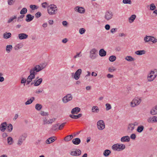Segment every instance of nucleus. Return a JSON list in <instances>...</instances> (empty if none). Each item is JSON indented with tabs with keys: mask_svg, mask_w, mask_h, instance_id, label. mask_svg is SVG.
Masks as SVG:
<instances>
[{
	"mask_svg": "<svg viewBox=\"0 0 157 157\" xmlns=\"http://www.w3.org/2000/svg\"><path fill=\"white\" fill-rule=\"evenodd\" d=\"M39 71V65L36 66L33 68L30 71V75L28 77L27 79V82L28 84L31 82L32 80L34 78L35 75L37 72Z\"/></svg>",
	"mask_w": 157,
	"mask_h": 157,
	"instance_id": "nucleus-1",
	"label": "nucleus"
},
{
	"mask_svg": "<svg viewBox=\"0 0 157 157\" xmlns=\"http://www.w3.org/2000/svg\"><path fill=\"white\" fill-rule=\"evenodd\" d=\"M157 76V70L154 69L151 71L148 74L147 80L149 82L153 81Z\"/></svg>",
	"mask_w": 157,
	"mask_h": 157,
	"instance_id": "nucleus-2",
	"label": "nucleus"
},
{
	"mask_svg": "<svg viewBox=\"0 0 157 157\" xmlns=\"http://www.w3.org/2000/svg\"><path fill=\"white\" fill-rule=\"evenodd\" d=\"M57 6L54 4H51L48 7V13L50 15H55L57 12Z\"/></svg>",
	"mask_w": 157,
	"mask_h": 157,
	"instance_id": "nucleus-3",
	"label": "nucleus"
},
{
	"mask_svg": "<svg viewBox=\"0 0 157 157\" xmlns=\"http://www.w3.org/2000/svg\"><path fill=\"white\" fill-rule=\"evenodd\" d=\"M142 99L141 98L136 97L135 98L130 102V105L132 107H134L139 105L141 103Z\"/></svg>",
	"mask_w": 157,
	"mask_h": 157,
	"instance_id": "nucleus-4",
	"label": "nucleus"
},
{
	"mask_svg": "<svg viewBox=\"0 0 157 157\" xmlns=\"http://www.w3.org/2000/svg\"><path fill=\"white\" fill-rule=\"evenodd\" d=\"M48 57V55L46 53L44 54L42 56V58L43 59H44V60L47 59ZM48 63V62L46 60L41 61V63H40V71L45 68L47 65Z\"/></svg>",
	"mask_w": 157,
	"mask_h": 157,
	"instance_id": "nucleus-5",
	"label": "nucleus"
},
{
	"mask_svg": "<svg viewBox=\"0 0 157 157\" xmlns=\"http://www.w3.org/2000/svg\"><path fill=\"white\" fill-rule=\"evenodd\" d=\"M139 125V123L137 121H135L133 123L129 124L127 126V130L129 133H132L135 128V126Z\"/></svg>",
	"mask_w": 157,
	"mask_h": 157,
	"instance_id": "nucleus-6",
	"label": "nucleus"
},
{
	"mask_svg": "<svg viewBox=\"0 0 157 157\" xmlns=\"http://www.w3.org/2000/svg\"><path fill=\"white\" fill-rule=\"evenodd\" d=\"M98 51L95 48L91 49L90 52V57L92 59H95L98 56Z\"/></svg>",
	"mask_w": 157,
	"mask_h": 157,
	"instance_id": "nucleus-7",
	"label": "nucleus"
},
{
	"mask_svg": "<svg viewBox=\"0 0 157 157\" xmlns=\"http://www.w3.org/2000/svg\"><path fill=\"white\" fill-rule=\"evenodd\" d=\"M72 99V95L71 94H67L63 98L62 101L63 103H66L71 101Z\"/></svg>",
	"mask_w": 157,
	"mask_h": 157,
	"instance_id": "nucleus-8",
	"label": "nucleus"
},
{
	"mask_svg": "<svg viewBox=\"0 0 157 157\" xmlns=\"http://www.w3.org/2000/svg\"><path fill=\"white\" fill-rule=\"evenodd\" d=\"M97 125L98 129L99 130H102L105 128V123L102 120L98 121L97 122Z\"/></svg>",
	"mask_w": 157,
	"mask_h": 157,
	"instance_id": "nucleus-9",
	"label": "nucleus"
},
{
	"mask_svg": "<svg viewBox=\"0 0 157 157\" xmlns=\"http://www.w3.org/2000/svg\"><path fill=\"white\" fill-rule=\"evenodd\" d=\"M26 137V135L25 134H23L21 135L17 141V145L18 146L21 145L23 141L25 140Z\"/></svg>",
	"mask_w": 157,
	"mask_h": 157,
	"instance_id": "nucleus-10",
	"label": "nucleus"
},
{
	"mask_svg": "<svg viewBox=\"0 0 157 157\" xmlns=\"http://www.w3.org/2000/svg\"><path fill=\"white\" fill-rule=\"evenodd\" d=\"M113 16V12L111 11H108L105 13L104 18L106 20L109 21L112 18Z\"/></svg>",
	"mask_w": 157,
	"mask_h": 157,
	"instance_id": "nucleus-11",
	"label": "nucleus"
},
{
	"mask_svg": "<svg viewBox=\"0 0 157 157\" xmlns=\"http://www.w3.org/2000/svg\"><path fill=\"white\" fill-rule=\"evenodd\" d=\"M82 73V70L81 69H78L75 73L74 78L76 80H78L80 77Z\"/></svg>",
	"mask_w": 157,
	"mask_h": 157,
	"instance_id": "nucleus-12",
	"label": "nucleus"
},
{
	"mask_svg": "<svg viewBox=\"0 0 157 157\" xmlns=\"http://www.w3.org/2000/svg\"><path fill=\"white\" fill-rule=\"evenodd\" d=\"M7 127V124L6 122L2 123L0 125V130L2 132H4Z\"/></svg>",
	"mask_w": 157,
	"mask_h": 157,
	"instance_id": "nucleus-13",
	"label": "nucleus"
},
{
	"mask_svg": "<svg viewBox=\"0 0 157 157\" xmlns=\"http://www.w3.org/2000/svg\"><path fill=\"white\" fill-rule=\"evenodd\" d=\"M75 11L80 13H84L85 11V10L83 7L79 6H76L74 8Z\"/></svg>",
	"mask_w": 157,
	"mask_h": 157,
	"instance_id": "nucleus-14",
	"label": "nucleus"
},
{
	"mask_svg": "<svg viewBox=\"0 0 157 157\" xmlns=\"http://www.w3.org/2000/svg\"><path fill=\"white\" fill-rule=\"evenodd\" d=\"M28 37V35L25 33H20L18 35V38L20 40L26 39Z\"/></svg>",
	"mask_w": 157,
	"mask_h": 157,
	"instance_id": "nucleus-15",
	"label": "nucleus"
},
{
	"mask_svg": "<svg viewBox=\"0 0 157 157\" xmlns=\"http://www.w3.org/2000/svg\"><path fill=\"white\" fill-rule=\"evenodd\" d=\"M17 19V16L16 15L13 16L9 18L7 21V23H10L11 22H16Z\"/></svg>",
	"mask_w": 157,
	"mask_h": 157,
	"instance_id": "nucleus-16",
	"label": "nucleus"
},
{
	"mask_svg": "<svg viewBox=\"0 0 157 157\" xmlns=\"http://www.w3.org/2000/svg\"><path fill=\"white\" fill-rule=\"evenodd\" d=\"M91 111L93 113H98L100 111V109L98 106L94 105L92 107Z\"/></svg>",
	"mask_w": 157,
	"mask_h": 157,
	"instance_id": "nucleus-17",
	"label": "nucleus"
},
{
	"mask_svg": "<svg viewBox=\"0 0 157 157\" xmlns=\"http://www.w3.org/2000/svg\"><path fill=\"white\" fill-rule=\"evenodd\" d=\"M150 113L152 115L157 114V105L151 109L150 110Z\"/></svg>",
	"mask_w": 157,
	"mask_h": 157,
	"instance_id": "nucleus-18",
	"label": "nucleus"
},
{
	"mask_svg": "<svg viewBox=\"0 0 157 157\" xmlns=\"http://www.w3.org/2000/svg\"><path fill=\"white\" fill-rule=\"evenodd\" d=\"M130 137L128 136H123L121 139V141L122 142H128L130 141Z\"/></svg>",
	"mask_w": 157,
	"mask_h": 157,
	"instance_id": "nucleus-19",
	"label": "nucleus"
},
{
	"mask_svg": "<svg viewBox=\"0 0 157 157\" xmlns=\"http://www.w3.org/2000/svg\"><path fill=\"white\" fill-rule=\"evenodd\" d=\"M55 137H51L49 138L46 140V143L48 144L52 143L55 140Z\"/></svg>",
	"mask_w": 157,
	"mask_h": 157,
	"instance_id": "nucleus-20",
	"label": "nucleus"
},
{
	"mask_svg": "<svg viewBox=\"0 0 157 157\" xmlns=\"http://www.w3.org/2000/svg\"><path fill=\"white\" fill-rule=\"evenodd\" d=\"M7 140L8 144L10 145H12L14 143L13 139L10 136L7 138Z\"/></svg>",
	"mask_w": 157,
	"mask_h": 157,
	"instance_id": "nucleus-21",
	"label": "nucleus"
},
{
	"mask_svg": "<svg viewBox=\"0 0 157 157\" xmlns=\"http://www.w3.org/2000/svg\"><path fill=\"white\" fill-rule=\"evenodd\" d=\"M119 144H117L113 145L112 147V148L113 150L120 151V149H119Z\"/></svg>",
	"mask_w": 157,
	"mask_h": 157,
	"instance_id": "nucleus-22",
	"label": "nucleus"
},
{
	"mask_svg": "<svg viewBox=\"0 0 157 157\" xmlns=\"http://www.w3.org/2000/svg\"><path fill=\"white\" fill-rule=\"evenodd\" d=\"M80 110V108L76 107L72 109L71 111V113L73 114H77Z\"/></svg>",
	"mask_w": 157,
	"mask_h": 157,
	"instance_id": "nucleus-23",
	"label": "nucleus"
},
{
	"mask_svg": "<svg viewBox=\"0 0 157 157\" xmlns=\"http://www.w3.org/2000/svg\"><path fill=\"white\" fill-rule=\"evenodd\" d=\"M136 17V15L133 14L132 15L128 18V22L129 23H132L134 21Z\"/></svg>",
	"mask_w": 157,
	"mask_h": 157,
	"instance_id": "nucleus-24",
	"label": "nucleus"
},
{
	"mask_svg": "<svg viewBox=\"0 0 157 157\" xmlns=\"http://www.w3.org/2000/svg\"><path fill=\"white\" fill-rule=\"evenodd\" d=\"M72 142L74 144L78 145L80 143L81 140L79 138H76L73 139L72 140Z\"/></svg>",
	"mask_w": 157,
	"mask_h": 157,
	"instance_id": "nucleus-25",
	"label": "nucleus"
},
{
	"mask_svg": "<svg viewBox=\"0 0 157 157\" xmlns=\"http://www.w3.org/2000/svg\"><path fill=\"white\" fill-rule=\"evenodd\" d=\"M106 54V52L103 49H101L99 51V55L101 57L105 56Z\"/></svg>",
	"mask_w": 157,
	"mask_h": 157,
	"instance_id": "nucleus-26",
	"label": "nucleus"
},
{
	"mask_svg": "<svg viewBox=\"0 0 157 157\" xmlns=\"http://www.w3.org/2000/svg\"><path fill=\"white\" fill-rule=\"evenodd\" d=\"M111 153V152L110 150L106 149L104 151L103 155L105 157H108L109 155Z\"/></svg>",
	"mask_w": 157,
	"mask_h": 157,
	"instance_id": "nucleus-27",
	"label": "nucleus"
},
{
	"mask_svg": "<svg viewBox=\"0 0 157 157\" xmlns=\"http://www.w3.org/2000/svg\"><path fill=\"white\" fill-rule=\"evenodd\" d=\"M26 21L27 22H29L33 19L34 17L32 16L30 14H29L26 15Z\"/></svg>",
	"mask_w": 157,
	"mask_h": 157,
	"instance_id": "nucleus-28",
	"label": "nucleus"
},
{
	"mask_svg": "<svg viewBox=\"0 0 157 157\" xmlns=\"http://www.w3.org/2000/svg\"><path fill=\"white\" fill-rule=\"evenodd\" d=\"M11 34L10 33L6 32L3 34V37L4 38L7 39L11 37Z\"/></svg>",
	"mask_w": 157,
	"mask_h": 157,
	"instance_id": "nucleus-29",
	"label": "nucleus"
},
{
	"mask_svg": "<svg viewBox=\"0 0 157 157\" xmlns=\"http://www.w3.org/2000/svg\"><path fill=\"white\" fill-rule=\"evenodd\" d=\"M146 51L144 50H138L135 52V53L138 55H141L145 53Z\"/></svg>",
	"mask_w": 157,
	"mask_h": 157,
	"instance_id": "nucleus-30",
	"label": "nucleus"
},
{
	"mask_svg": "<svg viewBox=\"0 0 157 157\" xmlns=\"http://www.w3.org/2000/svg\"><path fill=\"white\" fill-rule=\"evenodd\" d=\"M151 42L153 44H155L157 42V39L154 36H150L149 42Z\"/></svg>",
	"mask_w": 157,
	"mask_h": 157,
	"instance_id": "nucleus-31",
	"label": "nucleus"
},
{
	"mask_svg": "<svg viewBox=\"0 0 157 157\" xmlns=\"http://www.w3.org/2000/svg\"><path fill=\"white\" fill-rule=\"evenodd\" d=\"M125 59L128 62H133L135 60V59L134 58L130 56H126L125 57Z\"/></svg>",
	"mask_w": 157,
	"mask_h": 157,
	"instance_id": "nucleus-32",
	"label": "nucleus"
},
{
	"mask_svg": "<svg viewBox=\"0 0 157 157\" xmlns=\"http://www.w3.org/2000/svg\"><path fill=\"white\" fill-rule=\"evenodd\" d=\"M35 98L33 97H31L30 99H29L25 103V105H28L31 104L32 103L34 100Z\"/></svg>",
	"mask_w": 157,
	"mask_h": 157,
	"instance_id": "nucleus-33",
	"label": "nucleus"
},
{
	"mask_svg": "<svg viewBox=\"0 0 157 157\" xmlns=\"http://www.w3.org/2000/svg\"><path fill=\"white\" fill-rule=\"evenodd\" d=\"M82 114H79L77 115H70V117L73 119H77L81 117Z\"/></svg>",
	"mask_w": 157,
	"mask_h": 157,
	"instance_id": "nucleus-34",
	"label": "nucleus"
},
{
	"mask_svg": "<svg viewBox=\"0 0 157 157\" xmlns=\"http://www.w3.org/2000/svg\"><path fill=\"white\" fill-rule=\"evenodd\" d=\"M13 47L12 45H7L6 46V52L9 53L12 50Z\"/></svg>",
	"mask_w": 157,
	"mask_h": 157,
	"instance_id": "nucleus-35",
	"label": "nucleus"
},
{
	"mask_svg": "<svg viewBox=\"0 0 157 157\" xmlns=\"http://www.w3.org/2000/svg\"><path fill=\"white\" fill-rule=\"evenodd\" d=\"M73 138V136L72 135L67 136H66L64 139V140L66 141H68L71 140Z\"/></svg>",
	"mask_w": 157,
	"mask_h": 157,
	"instance_id": "nucleus-36",
	"label": "nucleus"
},
{
	"mask_svg": "<svg viewBox=\"0 0 157 157\" xmlns=\"http://www.w3.org/2000/svg\"><path fill=\"white\" fill-rule=\"evenodd\" d=\"M116 68L113 66L109 67L108 69V71L110 72H112L116 71Z\"/></svg>",
	"mask_w": 157,
	"mask_h": 157,
	"instance_id": "nucleus-37",
	"label": "nucleus"
},
{
	"mask_svg": "<svg viewBox=\"0 0 157 157\" xmlns=\"http://www.w3.org/2000/svg\"><path fill=\"white\" fill-rule=\"evenodd\" d=\"M23 46V45L21 44H18L16 45L14 47V49L15 50H18L21 48Z\"/></svg>",
	"mask_w": 157,
	"mask_h": 157,
	"instance_id": "nucleus-38",
	"label": "nucleus"
},
{
	"mask_svg": "<svg viewBox=\"0 0 157 157\" xmlns=\"http://www.w3.org/2000/svg\"><path fill=\"white\" fill-rule=\"evenodd\" d=\"M144 127L143 126L140 125L137 128V131L138 132H141L143 130Z\"/></svg>",
	"mask_w": 157,
	"mask_h": 157,
	"instance_id": "nucleus-39",
	"label": "nucleus"
},
{
	"mask_svg": "<svg viewBox=\"0 0 157 157\" xmlns=\"http://www.w3.org/2000/svg\"><path fill=\"white\" fill-rule=\"evenodd\" d=\"M105 109L106 111H108L112 109L111 105L109 103H106L105 104Z\"/></svg>",
	"mask_w": 157,
	"mask_h": 157,
	"instance_id": "nucleus-40",
	"label": "nucleus"
},
{
	"mask_svg": "<svg viewBox=\"0 0 157 157\" xmlns=\"http://www.w3.org/2000/svg\"><path fill=\"white\" fill-rule=\"evenodd\" d=\"M116 59V57L114 56H111L109 58V60L111 62H113L115 61Z\"/></svg>",
	"mask_w": 157,
	"mask_h": 157,
	"instance_id": "nucleus-41",
	"label": "nucleus"
},
{
	"mask_svg": "<svg viewBox=\"0 0 157 157\" xmlns=\"http://www.w3.org/2000/svg\"><path fill=\"white\" fill-rule=\"evenodd\" d=\"M75 156H78L80 155L81 154V151L79 149H77L76 151H75Z\"/></svg>",
	"mask_w": 157,
	"mask_h": 157,
	"instance_id": "nucleus-42",
	"label": "nucleus"
},
{
	"mask_svg": "<svg viewBox=\"0 0 157 157\" xmlns=\"http://www.w3.org/2000/svg\"><path fill=\"white\" fill-rule=\"evenodd\" d=\"M27 10L26 8H23L20 11V13L22 15L25 14L27 12Z\"/></svg>",
	"mask_w": 157,
	"mask_h": 157,
	"instance_id": "nucleus-43",
	"label": "nucleus"
},
{
	"mask_svg": "<svg viewBox=\"0 0 157 157\" xmlns=\"http://www.w3.org/2000/svg\"><path fill=\"white\" fill-rule=\"evenodd\" d=\"M4 74H3L0 72V82H3L5 80V78L3 77Z\"/></svg>",
	"mask_w": 157,
	"mask_h": 157,
	"instance_id": "nucleus-44",
	"label": "nucleus"
},
{
	"mask_svg": "<svg viewBox=\"0 0 157 157\" xmlns=\"http://www.w3.org/2000/svg\"><path fill=\"white\" fill-rule=\"evenodd\" d=\"M7 127L8 132H11L12 130L13 126L11 124H8V126L7 125Z\"/></svg>",
	"mask_w": 157,
	"mask_h": 157,
	"instance_id": "nucleus-45",
	"label": "nucleus"
},
{
	"mask_svg": "<svg viewBox=\"0 0 157 157\" xmlns=\"http://www.w3.org/2000/svg\"><path fill=\"white\" fill-rule=\"evenodd\" d=\"M59 124H57L54 125L52 126V129L53 130H54V131L57 130L58 128L59 129Z\"/></svg>",
	"mask_w": 157,
	"mask_h": 157,
	"instance_id": "nucleus-46",
	"label": "nucleus"
},
{
	"mask_svg": "<svg viewBox=\"0 0 157 157\" xmlns=\"http://www.w3.org/2000/svg\"><path fill=\"white\" fill-rule=\"evenodd\" d=\"M149 37L150 36L146 35L144 38V40L145 43H147L149 42Z\"/></svg>",
	"mask_w": 157,
	"mask_h": 157,
	"instance_id": "nucleus-47",
	"label": "nucleus"
},
{
	"mask_svg": "<svg viewBox=\"0 0 157 157\" xmlns=\"http://www.w3.org/2000/svg\"><path fill=\"white\" fill-rule=\"evenodd\" d=\"M82 56V55L81 54V52L79 53L77 52L76 53V55L74 56L73 58L74 59H75L77 58L81 57Z\"/></svg>",
	"mask_w": 157,
	"mask_h": 157,
	"instance_id": "nucleus-48",
	"label": "nucleus"
},
{
	"mask_svg": "<svg viewBox=\"0 0 157 157\" xmlns=\"http://www.w3.org/2000/svg\"><path fill=\"white\" fill-rule=\"evenodd\" d=\"M119 149H120V151L124 149L125 148V146L124 144H119Z\"/></svg>",
	"mask_w": 157,
	"mask_h": 157,
	"instance_id": "nucleus-49",
	"label": "nucleus"
},
{
	"mask_svg": "<svg viewBox=\"0 0 157 157\" xmlns=\"http://www.w3.org/2000/svg\"><path fill=\"white\" fill-rule=\"evenodd\" d=\"M34 84V86H38L39 85V79L37 80H35L34 81V82H32L31 84Z\"/></svg>",
	"mask_w": 157,
	"mask_h": 157,
	"instance_id": "nucleus-50",
	"label": "nucleus"
},
{
	"mask_svg": "<svg viewBox=\"0 0 157 157\" xmlns=\"http://www.w3.org/2000/svg\"><path fill=\"white\" fill-rule=\"evenodd\" d=\"M156 8V6H155V4L153 3H151L150 5V10H155Z\"/></svg>",
	"mask_w": 157,
	"mask_h": 157,
	"instance_id": "nucleus-51",
	"label": "nucleus"
},
{
	"mask_svg": "<svg viewBox=\"0 0 157 157\" xmlns=\"http://www.w3.org/2000/svg\"><path fill=\"white\" fill-rule=\"evenodd\" d=\"M42 7L44 8H46L47 7L49 6L48 4L46 2H44L41 4Z\"/></svg>",
	"mask_w": 157,
	"mask_h": 157,
	"instance_id": "nucleus-52",
	"label": "nucleus"
},
{
	"mask_svg": "<svg viewBox=\"0 0 157 157\" xmlns=\"http://www.w3.org/2000/svg\"><path fill=\"white\" fill-rule=\"evenodd\" d=\"M40 113L41 116L44 117L47 116L48 115V112H44L43 111H41Z\"/></svg>",
	"mask_w": 157,
	"mask_h": 157,
	"instance_id": "nucleus-53",
	"label": "nucleus"
},
{
	"mask_svg": "<svg viewBox=\"0 0 157 157\" xmlns=\"http://www.w3.org/2000/svg\"><path fill=\"white\" fill-rule=\"evenodd\" d=\"M55 120L56 119L55 118H52L51 119H50L47 121V124H52L53 122H54V121H55Z\"/></svg>",
	"mask_w": 157,
	"mask_h": 157,
	"instance_id": "nucleus-54",
	"label": "nucleus"
},
{
	"mask_svg": "<svg viewBox=\"0 0 157 157\" xmlns=\"http://www.w3.org/2000/svg\"><path fill=\"white\" fill-rule=\"evenodd\" d=\"M30 7L32 10H34L37 9L38 8V7H37L35 5H31L30 6Z\"/></svg>",
	"mask_w": 157,
	"mask_h": 157,
	"instance_id": "nucleus-55",
	"label": "nucleus"
},
{
	"mask_svg": "<svg viewBox=\"0 0 157 157\" xmlns=\"http://www.w3.org/2000/svg\"><path fill=\"white\" fill-rule=\"evenodd\" d=\"M85 31L86 30L84 28H81L79 30V33L81 34H84Z\"/></svg>",
	"mask_w": 157,
	"mask_h": 157,
	"instance_id": "nucleus-56",
	"label": "nucleus"
},
{
	"mask_svg": "<svg viewBox=\"0 0 157 157\" xmlns=\"http://www.w3.org/2000/svg\"><path fill=\"white\" fill-rule=\"evenodd\" d=\"M153 117H150L147 119V121L149 123H152L153 122Z\"/></svg>",
	"mask_w": 157,
	"mask_h": 157,
	"instance_id": "nucleus-57",
	"label": "nucleus"
},
{
	"mask_svg": "<svg viewBox=\"0 0 157 157\" xmlns=\"http://www.w3.org/2000/svg\"><path fill=\"white\" fill-rule=\"evenodd\" d=\"M123 2L124 4H131L132 3L131 0H123Z\"/></svg>",
	"mask_w": 157,
	"mask_h": 157,
	"instance_id": "nucleus-58",
	"label": "nucleus"
},
{
	"mask_svg": "<svg viewBox=\"0 0 157 157\" xmlns=\"http://www.w3.org/2000/svg\"><path fill=\"white\" fill-rule=\"evenodd\" d=\"M15 0H8V3L10 5H12L15 2Z\"/></svg>",
	"mask_w": 157,
	"mask_h": 157,
	"instance_id": "nucleus-59",
	"label": "nucleus"
},
{
	"mask_svg": "<svg viewBox=\"0 0 157 157\" xmlns=\"http://www.w3.org/2000/svg\"><path fill=\"white\" fill-rule=\"evenodd\" d=\"M65 124L66 123H63L62 124H61L60 125H59V129L60 130L62 129L64 127V126H65Z\"/></svg>",
	"mask_w": 157,
	"mask_h": 157,
	"instance_id": "nucleus-60",
	"label": "nucleus"
},
{
	"mask_svg": "<svg viewBox=\"0 0 157 157\" xmlns=\"http://www.w3.org/2000/svg\"><path fill=\"white\" fill-rule=\"evenodd\" d=\"M107 77L109 78H113L114 76L113 75L110 74H108L107 75Z\"/></svg>",
	"mask_w": 157,
	"mask_h": 157,
	"instance_id": "nucleus-61",
	"label": "nucleus"
},
{
	"mask_svg": "<svg viewBox=\"0 0 157 157\" xmlns=\"http://www.w3.org/2000/svg\"><path fill=\"white\" fill-rule=\"evenodd\" d=\"M130 138L132 139H135L136 138V135L135 134H131L130 136Z\"/></svg>",
	"mask_w": 157,
	"mask_h": 157,
	"instance_id": "nucleus-62",
	"label": "nucleus"
},
{
	"mask_svg": "<svg viewBox=\"0 0 157 157\" xmlns=\"http://www.w3.org/2000/svg\"><path fill=\"white\" fill-rule=\"evenodd\" d=\"M153 122H157V116H153Z\"/></svg>",
	"mask_w": 157,
	"mask_h": 157,
	"instance_id": "nucleus-63",
	"label": "nucleus"
},
{
	"mask_svg": "<svg viewBox=\"0 0 157 157\" xmlns=\"http://www.w3.org/2000/svg\"><path fill=\"white\" fill-rule=\"evenodd\" d=\"M110 28V25H106L105 26V29L107 30H109Z\"/></svg>",
	"mask_w": 157,
	"mask_h": 157,
	"instance_id": "nucleus-64",
	"label": "nucleus"
}]
</instances>
